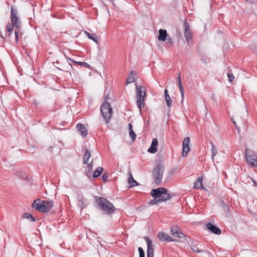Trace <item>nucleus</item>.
<instances>
[{
  "label": "nucleus",
  "instance_id": "nucleus-1",
  "mask_svg": "<svg viewBox=\"0 0 257 257\" xmlns=\"http://www.w3.org/2000/svg\"><path fill=\"white\" fill-rule=\"evenodd\" d=\"M95 199L99 208L106 214H111L114 213L115 208L113 205L107 199L102 197H97Z\"/></svg>",
  "mask_w": 257,
  "mask_h": 257
},
{
  "label": "nucleus",
  "instance_id": "nucleus-2",
  "mask_svg": "<svg viewBox=\"0 0 257 257\" xmlns=\"http://www.w3.org/2000/svg\"><path fill=\"white\" fill-rule=\"evenodd\" d=\"M54 203L52 201H44L40 199H36L32 203L33 208L42 212L50 211Z\"/></svg>",
  "mask_w": 257,
  "mask_h": 257
},
{
  "label": "nucleus",
  "instance_id": "nucleus-3",
  "mask_svg": "<svg viewBox=\"0 0 257 257\" xmlns=\"http://www.w3.org/2000/svg\"><path fill=\"white\" fill-rule=\"evenodd\" d=\"M152 197H156L160 202L166 201L171 198V195L168 194V190L165 188H158L151 190Z\"/></svg>",
  "mask_w": 257,
  "mask_h": 257
},
{
  "label": "nucleus",
  "instance_id": "nucleus-4",
  "mask_svg": "<svg viewBox=\"0 0 257 257\" xmlns=\"http://www.w3.org/2000/svg\"><path fill=\"white\" fill-rule=\"evenodd\" d=\"M100 111L107 124L109 122L112 115V108L109 103L104 102L101 106Z\"/></svg>",
  "mask_w": 257,
  "mask_h": 257
},
{
  "label": "nucleus",
  "instance_id": "nucleus-5",
  "mask_svg": "<svg viewBox=\"0 0 257 257\" xmlns=\"http://www.w3.org/2000/svg\"><path fill=\"white\" fill-rule=\"evenodd\" d=\"M136 94H137V103L140 111L142 109V105L144 107V100L146 95V91L141 85L136 84Z\"/></svg>",
  "mask_w": 257,
  "mask_h": 257
},
{
  "label": "nucleus",
  "instance_id": "nucleus-6",
  "mask_svg": "<svg viewBox=\"0 0 257 257\" xmlns=\"http://www.w3.org/2000/svg\"><path fill=\"white\" fill-rule=\"evenodd\" d=\"M164 171V167L159 164L157 165L154 169L153 171V176L155 183L159 184L162 180Z\"/></svg>",
  "mask_w": 257,
  "mask_h": 257
},
{
  "label": "nucleus",
  "instance_id": "nucleus-7",
  "mask_svg": "<svg viewBox=\"0 0 257 257\" xmlns=\"http://www.w3.org/2000/svg\"><path fill=\"white\" fill-rule=\"evenodd\" d=\"M245 156L247 163L251 167L257 166V155L253 151L246 149Z\"/></svg>",
  "mask_w": 257,
  "mask_h": 257
},
{
  "label": "nucleus",
  "instance_id": "nucleus-8",
  "mask_svg": "<svg viewBox=\"0 0 257 257\" xmlns=\"http://www.w3.org/2000/svg\"><path fill=\"white\" fill-rule=\"evenodd\" d=\"M17 15L18 12L16 8L15 7L12 6L11 8V23L16 28H20L21 22Z\"/></svg>",
  "mask_w": 257,
  "mask_h": 257
},
{
  "label": "nucleus",
  "instance_id": "nucleus-9",
  "mask_svg": "<svg viewBox=\"0 0 257 257\" xmlns=\"http://www.w3.org/2000/svg\"><path fill=\"white\" fill-rule=\"evenodd\" d=\"M190 138L189 137L185 138L183 142V148L182 156L183 157L187 156L190 151Z\"/></svg>",
  "mask_w": 257,
  "mask_h": 257
},
{
  "label": "nucleus",
  "instance_id": "nucleus-10",
  "mask_svg": "<svg viewBox=\"0 0 257 257\" xmlns=\"http://www.w3.org/2000/svg\"><path fill=\"white\" fill-rule=\"evenodd\" d=\"M171 234L177 238H181L184 236V234L181 232L180 227L176 225L172 226L171 229Z\"/></svg>",
  "mask_w": 257,
  "mask_h": 257
},
{
  "label": "nucleus",
  "instance_id": "nucleus-11",
  "mask_svg": "<svg viewBox=\"0 0 257 257\" xmlns=\"http://www.w3.org/2000/svg\"><path fill=\"white\" fill-rule=\"evenodd\" d=\"M147 244V257H154V247L152 244V240L148 237H145Z\"/></svg>",
  "mask_w": 257,
  "mask_h": 257
},
{
  "label": "nucleus",
  "instance_id": "nucleus-12",
  "mask_svg": "<svg viewBox=\"0 0 257 257\" xmlns=\"http://www.w3.org/2000/svg\"><path fill=\"white\" fill-rule=\"evenodd\" d=\"M158 237L162 241H175L176 239H172L171 237L164 232H159L157 235Z\"/></svg>",
  "mask_w": 257,
  "mask_h": 257
},
{
  "label": "nucleus",
  "instance_id": "nucleus-13",
  "mask_svg": "<svg viewBox=\"0 0 257 257\" xmlns=\"http://www.w3.org/2000/svg\"><path fill=\"white\" fill-rule=\"evenodd\" d=\"M184 34L185 38L187 40V42H189V41L192 39V33L191 30L190 29L189 25L186 23L184 24Z\"/></svg>",
  "mask_w": 257,
  "mask_h": 257
},
{
  "label": "nucleus",
  "instance_id": "nucleus-14",
  "mask_svg": "<svg viewBox=\"0 0 257 257\" xmlns=\"http://www.w3.org/2000/svg\"><path fill=\"white\" fill-rule=\"evenodd\" d=\"M158 145V140L156 138L153 139L151 147L148 149V151L152 154H154L157 151V147Z\"/></svg>",
  "mask_w": 257,
  "mask_h": 257
},
{
  "label": "nucleus",
  "instance_id": "nucleus-15",
  "mask_svg": "<svg viewBox=\"0 0 257 257\" xmlns=\"http://www.w3.org/2000/svg\"><path fill=\"white\" fill-rule=\"evenodd\" d=\"M206 227L208 229L210 230L215 234L219 235L221 233V230L217 226L213 225L211 223H208L206 224Z\"/></svg>",
  "mask_w": 257,
  "mask_h": 257
},
{
  "label": "nucleus",
  "instance_id": "nucleus-16",
  "mask_svg": "<svg viewBox=\"0 0 257 257\" xmlns=\"http://www.w3.org/2000/svg\"><path fill=\"white\" fill-rule=\"evenodd\" d=\"M76 127L79 134L81 135L83 138H85L87 135V131L84 125L79 123L77 125Z\"/></svg>",
  "mask_w": 257,
  "mask_h": 257
},
{
  "label": "nucleus",
  "instance_id": "nucleus-17",
  "mask_svg": "<svg viewBox=\"0 0 257 257\" xmlns=\"http://www.w3.org/2000/svg\"><path fill=\"white\" fill-rule=\"evenodd\" d=\"M203 177H199L197 178V180L194 182V188L195 189L200 188L201 189H204V187L202 183Z\"/></svg>",
  "mask_w": 257,
  "mask_h": 257
},
{
  "label": "nucleus",
  "instance_id": "nucleus-18",
  "mask_svg": "<svg viewBox=\"0 0 257 257\" xmlns=\"http://www.w3.org/2000/svg\"><path fill=\"white\" fill-rule=\"evenodd\" d=\"M159 35L158 36V40L159 41H165L167 37L168 34L166 30L160 29L159 30Z\"/></svg>",
  "mask_w": 257,
  "mask_h": 257
},
{
  "label": "nucleus",
  "instance_id": "nucleus-19",
  "mask_svg": "<svg viewBox=\"0 0 257 257\" xmlns=\"http://www.w3.org/2000/svg\"><path fill=\"white\" fill-rule=\"evenodd\" d=\"M128 183L130 185V188L134 187L138 185V182L134 179L131 173L129 174L128 178Z\"/></svg>",
  "mask_w": 257,
  "mask_h": 257
},
{
  "label": "nucleus",
  "instance_id": "nucleus-20",
  "mask_svg": "<svg viewBox=\"0 0 257 257\" xmlns=\"http://www.w3.org/2000/svg\"><path fill=\"white\" fill-rule=\"evenodd\" d=\"M164 96L166 100L167 105L168 107H170L171 106L172 100L168 93V90L166 89L164 91Z\"/></svg>",
  "mask_w": 257,
  "mask_h": 257
},
{
  "label": "nucleus",
  "instance_id": "nucleus-21",
  "mask_svg": "<svg viewBox=\"0 0 257 257\" xmlns=\"http://www.w3.org/2000/svg\"><path fill=\"white\" fill-rule=\"evenodd\" d=\"M128 127L130 137L131 138L132 141H134L136 138V135L133 130V125L132 124V123H129Z\"/></svg>",
  "mask_w": 257,
  "mask_h": 257
},
{
  "label": "nucleus",
  "instance_id": "nucleus-22",
  "mask_svg": "<svg viewBox=\"0 0 257 257\" xmlns=\"http://www.w3.org/2000/svg\"><path fill=\"white\" fill-rule=\"evenodd\" d=\"M92 162L88 164L86 168V175L88 177H90L91 176V172L93 169V165L92 164Z\"/></svg>",
  "mask_w": 257,
  "mask_h": 257
},
{
  "label": "nucleus",
  "instance_id": "nucleus-23",
  "mask_svg": "<svg viewBox=\"0 0 257 257\" xmlns=\"http://www.w3.org/2000/svg\"><path fill=\"white\" fill-rule=\"evenodd\" d=\"M91 156L90 152L88 150H86L84 156H83V163L85 164H88V161L89 159V158Z\"/></svg>",
  "mask_w": 257,
  "mask_h": 257
},
{
  "label": "nucleus",
  "instance_id": "nucleus-24",
  "mask_svg": "<svg viewBox=\"0 0 257 257\" xmlns=\"http://www.w3.org/2000/svg\"><path fill=\"white\" fill-rule=\"evenodd\" d=\"M103 169L102 167H98L93 172V177L94 178L97 177L100 175L103 172Z\"/></svg>",
  "mask_w": 257,
  "mask_h": 257
},
{
  "label": "nucleus",
  "instance_id": "nucleus-25",
  "mask_svg": "<svg viewBox=\"0 0 257 257\" xmlns=\"http://www.w3.org/2000/svg\"><path fill=\"white\" fill-rule=\"evenodd\" d=\"M85 33L87 36L88 38L93 40L96 44L98 43V38L97 37L94 36L93 34H91L88 32L85 31Z\"/></svg>",
  "mask_w": 257,
  "mask_h": 257
},
{
  "label": "nucleus",
  "instance_id": "nucleus-26",
  "mask_svg": "<svg viewBox=\"0 0 257 257\" xmlns=\"http://www.w3.org/2000/svg\"><path fill=\"white\" fill-rule=\"evenodd\" d=\"M15 27L14 25H13L12 23H9L6 27V29L7 31L9 32V36H11L13 33V30L14 28Z\"/></svg>",
  "mask_w": 257,
  "mask_h": 257
},
{
  "label": "nucleus",
  "instance_id": "nucleus-27",
  "mask_svg": "<svg viewBox=\"0 0 257 257\" xmlns=\"http://www.w3.org/2000/svg\"><path fill=\"white\" fill-rule=\"evenodd\" d=\"M211 152L212 155V159L213 160H214V158L217 153V151L213 143H211Z\"/></svg>",
  "mask_w": 257,
  "mask_h": 257
},
{
  "label": "nucleus",
  "instance_id": "nucleus-28",
  "mask_svg": "<svg viewBox=\"0 0 257 257\" xmlns=\"http://www.w3.org/2000/svg\"><path fill=\"white\" fill-rule=\"evenodd\" d=\"M134 81H135V77L133 76V71H131L130 72L128 77L127 79L126 84L131 83Z\"/></svg>",
  "mask_w": 257,
  "mask_h": 257
},
{
  "label": "nucleus",
  "instance_id": "nucleus-29",
  "mask_svg": "<svg viewBox=\"0 0 257 257\" xmlns=\"http://www.w3.org/2000/svg\"><path fill=\"white\" fill-rule=\"evenodd\" d=\"M24 217L30 219L31 221L34 222L35 221V219L33 216H32L31 214L29 213H26L24 215Z\"/></svg>",
  "mask_w": 257,
  "mask_h": 257
},
{
  "label": "nucleus",
  "instance_id": "nucleus-30",
  "mask_svg": "<svg viewBox=\"0 0 257 257\" xmlns=\"http://www.w3.org/2000/svg\"><path fill=\"white\" fill-rule=\"evenodd\" d=\"M20 33V28H16L15 30V36L16 42L17 43L19 40V34Z\"/></svg>",
  "mask_w": 257,
  "mask_h": 257
},
{
  "label": "nucleus",
  "instance_id": "nucleus-31",
  "mask_svg": "<svg viewBox=\"0 0 257 257\" xmlns=\"http://www.w3.org/2000/svg\"><path fill=\"white\" fill-rule=\"evenodd\" d=\"M166 40V45H167V46L169 47H171L173 44L172 39L170 37H168V38L167 37V39Z\"/></svg>",
  "mask_w": 257,
  "mask_h": 257
},
{
  "label": "nucleus",
  "instance_id": "nucleus-32",
  "mask_svg": "<svg viewBox=\"0 0 257 257\" xmlns=\"http://www.w3.org/2000/svg\"><path fill=\"white\" fill-rule=\"evenodd\" d=\"M154 197V199H152L151 200H150L149 201V204H150L151 205H154V204H157V203L160 202V201L158 200V199L156 197Z\"/></svg>",
  "mask_w": 257,
  "mask_h": 257
},
{
  "label": "nucleus",
  "instance_id": "nucleus-33",
  "mask_svg": "<svg viewBox=\"0 0 257 257\" xmlns=\"http://www.w3.org/2000/svg\"><path fill=\"white\" fill-rule=\"evenodd\" d=\"M138 250L140 254L139 257H145V252L142 247H139L138 248Z\"/></svg>",
  "mask_w": 257,
  "mask_h": 257
},
{
  "label": "nucleus",
  "instance_id": "nucleus-34",
  "mask_svg": "<svg viewBox=\"0 0 257 257\" xmlns=\"http://www.w3.org/2000/svg\"><path fill=\"white\" fill-rule=\"evenodd\" d=\"M191 249L194 251L197 252H201L203 250H199V248L195 245L192 246Z\"/></svg>",
  "mask_w": 257,
  "mask_h": 257
},
{
  "label": "nucleus",
  "instance_id": "nucleus-35",
  "mask_svg": "<svg viewBox=\"0 0 257 257\" xmlns=\"http://www.w3.org/2000/svg\"><path fill=\"white\" fill-rule=\"evenodd\" d=\"M227 76L228 78V80L230 82H232L233 81V79L234 78V76L232 73H228Z\"/></svg>",
  "mask_w": 257,
  "mask_h": 257
},
{
  "label": "nucleus",
  "instance_id": "nucleus-36",
  "mask_svg": "<svg viewBox=\"0 0 257 257\" xmlns=\"http://www.w3.org/2000/svg\"><path fill=\"white\" fill-rule=\"evenodd\" d=\"M179 88L181 93L182 98L184 97V89L182 84L179 85Z\"/></svg>",
  "mask_w": 257,
  "mask_h": 257
},
{
  "label": "nucleus",
  "instance_id": "nucleus-37",
  "mask_svg": "<svg viewBox=\"0 0 257 257\" xmlns=\"http://www.w3.org/2000/svg\"><path fill=\"white\" fill-rule=\"evenodd\" d=\"M108 178V176L107 173H104L102 176V178L103 181L106 182Z\"/></svg>",
  "mask_w": 257,
  "mask_h": 257
},
{
  "label": "nucleus",
  "instance_id": "nucleus-38",
  "mask_svg": "<svg viewBox=\"0 0 257 257\" xmlns=\"http://www.w3.org/2000/svg\"><path fill=\"white\" fill-rule=\"evenodd\" d=\"M78 64L80 65H82V66H85L86 67H89V65L86 62H78Z\"/></svg>",
  "mask_w": 257,
  "mask_h": 257
},
{
  "label": "nucleus",
  "instance_id": "nucleus-39",
  "mask_svg": "<svg viewBox=\"0 0 257 257\" xmlns=\"http://www.w3.org/2000/svg\"><path fill=\"white\" fill-rule=\"evenodd\" d=\"M177 80H178L179 85L182 84L180 74H178Z\"/></svg>",
  "mask_w": 257,
  "mask_h": 257
},
{
  "label": "nucleus",
  "instance_id": "nucleus-40",
  "mask_svg": "<svg viewBox=\"0 0 257 257\" xmlns=\"http://www.w3.org/2000/svg\"><path fill=\"white\" fill-rule=\"evenodd\" d=\"M68 59L71 62H72V63H77V64H78V62L77 61H76L73 59H72L71 58H68Z\"/></svg>",
  "mask_w": 257,
  "mask_h": 257
},
{
  "label": "nucleus",
  "instance_id": "nucleus-41",
  "mask_svg": "<svg viewBox=\"0 0 257 257\" xmlns=\"http://www.w3.org/2000/svg\"><path fill=\"white\" fill-rule=\"evenodd\" d=\"M231 120H232V121L233 122V123H234V125L235 126V127H236V128H237V130H238V126H237L236 123L235 121H234V118H233V117H232V118H231Z\"/></svg>",
  "mask_w": 257,
  "mask_h": 257
},
{
  "label": "nucleus",
  "instance_id": "nucleus-42",
  "mask_svg": "<svg viewBox=\"0 0 257 257\" xmlns=\"http://www.w3.org/2000/svg\"><path fill=\"white\" fill-rule=\"evenodd\" d=\"M108 99V96L107 95L105 97L104 101V102H107V100Z\"/></svg>",
  "mask_w": 257,
  "mask_h": 257
},
{
  "label": "nucleus",
  "instance_id": "nucleus-43",
  "mask_svg": "<svg viewBox=\"0 0 257 257\" xmlns=\"http://www.w3.org/2000/svg\"><path fill=\"white\" fill-rule=\"evenodd\" d=\"M68 67H70L71 68H72V65L70 64H69V63L68 64Z\"/></svg>",
  "mask_w": 257,
  "mask_h": 257
},
{
  "label": "nucleus",
  "instance_id": "nucleus-44",
  "mask_svg": "<svg viewBox=\"0 0 257 257\" xmlns=\"http://www.w3.org/2000/svg\"><path fill=\"white\" fill-rule=\"evenodd\" d=\"M226 207L228 209H229V208H228V206H226Z\"/></svg>",
  "mask_w": 257,
  "mask_h": 257
},
{
  "label": "nucleus",
  "instance_id": "nucleus-45",
  "mask_svg": "<svg viewBox=\"0 0 257 257\" xmlns=\"http://www.w3.org/2000/svg\"><path fill=\"white\" fill-rule=\"evenodd\" d=\"M240 120H241V121L242 122V120H241V118H240Z\"/></svg>",
  "mask_w": 257,
  "mask_h": 257
},
{
  "label": "nucleus",
  "instance_id": "nucleus-46",
  "mask_svg": "<svg viewBox=\"0 0 257 257\" xmlns=\"http://www.w3.org/2000/svg\"><path fill=\"white\" fill-rule=\"evenodd\" d=\"M240 120H241V121L242 122V120H241V118H240Z\"/></svg>",
  "mask_w": 257,
  "mask_h": 257
}]
</instances>
